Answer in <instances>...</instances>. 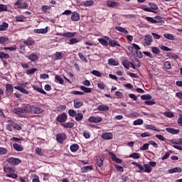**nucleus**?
Masks as SVG:
<instances>
[{
	"label": "nucleus",
	"mask_w": 182,
	"mask_h": 182,
	"mask_svg": "<svg viewBox=\"0 0 182 182\" xmlns=\"http://www.w3.org/2000/svg\"><path fill=\"white\" fill-rule=\"evenodd\" d=\"M13 112L15 114H18V116H23L25 113H30L31 114H41V113H43V109L35 105H26L20 108L13 109Z\"/></svg>",
	"instance_id": "1"
},
{
	"label": "nucleus",
	"mask_w": 182,
	"mask_h": 182,
	"mask_svg": "<svg viewBox=\"0 0 182 182\" xmlns=\"http://www.w3.org/2000/svg\"><path fill=\"white\" fill-rule=\"evenodd\" d=\"M4 173H9L6 175V176L9 177L11 178H18V174L14 173L15 169L11 167H4Z\"/></svg>",
	"instance_id": "2"
},
{
	"label": "nucleus",
	"mask_w": 182,
	"mask_h": 182,
	"mask_svg": "<svg viewBox=\"0 0 182 182\" xmlns=\"http://www.w3.org/2000/svg\"><path fill=\"white\" fill-rule=\"evenodd\" d=\"M19 85L20 86H15L14 89H16V90H18L19 92H21V93H23L24 95H29V91L23 88L28 86V82L20 83Z\"/></svg>",
	"instance_id": "3"
},
{
	"label": "nucleus",
	"mask_w": 182,
	"mask_h": 182,
	"mask_svg": "<svg viewBox=\"0 0 182 182\" xmlns=\"http://www.w3.org/2000/svg\"><path fill=\"white\" fill-rule=\"evenodd\" d=\"M7 163L9 164H11L12 166H18V164H21L22 161L21 159L18 158H14V157H10L6 159Z\"/></svg>",
	"instance_id": "4"
},
{
	"label": "nucleus",
	"mask_w": 182,
	"mask_h": 182,
	"mask_svg": "<svg viewBox=\"0 0 182 182\" xmlns=\"http://www.w3.org/2000/svg\"><path fill=\"white\" fill-rule=\"evenodd\" d=\"M14 6H17L18 9H28V4L26 2H23L22 0H18L16 3H14Z\"/></svg>",
	"instance_id": "5"
},
{
	"label": "nucleus",
	"mask_w": 182,
	"mask_h": 182,
	"mask_svg": "<svg viewBox=\"0 0 182 182\" xmlns=\"http://www.w3.org/2000/svg\"><path fill=\"white\" fill-rule=\"evenodd\" d=\"M13 93H14V86L12 85V84L6 85L5 94L7 96V97H11Z\"/></svg>",
	"instance_id": "6"
},
{
	"label": "nucleus",
	"mask_w": 182,
	"mask_h": 182,
	"mask_svg": "<svg viewBox=\"0 0 182 182\" xmlns=\"http://www.w3.org/2000/svg\"><path fill=\"white\" fill-rule=\"evenodd\" d=\"M57 122L59 123L63 124L68 120V114L66 113L63 112L61 114H59L56 118Z\"/></svg>",
	"instance_id": "7"
},
{
	"label": "nucleus",
	"mask_w": 182,
	"mask_h": 182,
	"mask_svg": "<svg viewBox=\"0 0 182 182\" xmlns=\"http://www.w3.org/2000/svg\"><path fill=\"white\" fill-rule=\"evenodd\" d=\"M26 58H27V59H28L31 62H34V63L38 62V60H39V56L38 55V54L35 53L26 55Z\"/></svg>",
	"instance_id": "8"
},
{
	"label": "nucleus",
	"mask_w": 182,
	"mask_h": 182,
	"mask_svg": "<svg viewBox=\"0 0 182 182\" xmlns=\"http://www.w3.org/2000/svg\"><path fill=\"white\" fill-rule=\"evenodd\" d=\"M56 140L58 143L62 144L65 140H66V134L65 133H60L56 135Z\"/></svg>",
	"instance_id": "9"
},
{
	"label": "nucleus",
	"mask_w": 182,
	"mask_h": 182,
	"mask_svg": "<svg viewBox=\"0 0 182 182\" xmlns=\"http://www.w3.org/2000/svg\"><path fill=\"white\" fill-rule=\"evenodd\" d=\"M172 144H173V147H174V149L182 151V139H179L178 141H173Z\"/></svg>",
	"instance_id": "10"
},
{
	"label": "nucleus",
	"mask_w": 182,
	"mask_h": 182,
	"mask_svg": "<svg viewBox=\"0 0 182 182\" xmlns=\"http://www.w3.org/2000/svg\"><path fill=\"white\" fill-rule=\"evenodd\" d=\"M145 12H152L153 14H157V9L159 6L154 5V7H146L143 9Z\"/></svg>",
	"instance_id": "11"
},
{
	"label": "nucleus",
	"mask_w": 182,
	"mask_h": 182,
	"mask_svg": "<svg viewBox=\"0 0 182 182\" xmlns=\"http://www.w3.org/2000/svg\"><path fill=\"white\" fill-rule=\"evenodd\" d=\"M102 120L103 119L100 117H90L88 119V122L90 123H100Z\"/></svg>",
	"instance_id": "12"
},
{
	"label": "nucleus",
	"mask_w": 182,
	"mask_h": 182,
	"mask_svg": "<svg viewBox=\"0 0 182 182\" xmlns=\"http://www.w3.org/2000/svg\"><path fill=\"white\" fill-rule=\"evenodd\" d=\"M73 103H74L75 109H80V107H82L83 106V102H82L78 98L75 99L73 100Z\"/></svg>",
	"instance_id": "13"
},
{
	"label": "nucleus",
	"mask_w": 182,
	"mask_h": 182,
	"mask_svg": "<svg viewBox=\"0 0 182 182\" xmlns=\"http://www.w3.org/2000/svg\"><path fill=\"white\" fill-rule=\"evenodd\" d=\"M71 21L73 22H77V21H80V14L76 11L73 12L71 15Z\"/></svg>",
	"instance_id": "14"
},
{
	"label": "nucleus",
	"mask_w": 182,
	"mask_h": 182,
	"mask_svg": "<svg viewBox=\"0 0 182 182\" xmlns=\"http://www.w3.org/2000/svg\"><path fill=\"white\" fill-rule=\"evenodd\" d=\"M23 43L24 45H26V46H28L29 48L30 46H33V45H35V40L31 37H29L28 39L23 41Z\"/></svg>",
	"instance_id": "15"
},
{
	"label": "nucleus",
	"mask_w": 182,
	"mask_h": 182,
	"mask_svg": "<svg viewBox=\"0 0 182 182\" xmlns=\"http://www.w3.org/2000/svg\"><path fill=\"white\" fill-rule=\"evenodd\" d=\"M153 42V37L151 35H146L144 38V43L146 46H150Z\"/></svg>",
	"instance_id": "16"
},
{
	"label": "nucleus",
	"mask_w": 182,
	"mask_h": 182,
	"mask_svg": "<svg viewBox=\"0 0 182 182\" xmlns=\"http://www.w3.org/2000/svg\"><path fill=\"white\" fill-rule=\"evenodd\" d=\"M101 137L104 139V140H112V139H113V134L110 132H106L102 134Z\"/></svg>",
	"instance_id": "17"
},
{
	"label": "nucleus",
	"mask_w": 182,
	"mask_h": 182,
	"mask_svg": "<svg viewBox=\"0 0 182 182\" xmlns=\"http://www.w3.org/2000/svg\"><path fill=\"white\" fill-rule=\"evenodd\" d=\"M105 153L107 157H109V159H112V161H114V154L112 149H106Z\"/></svg>",
	"instance_id": "18"
},
{
	"label": "nucleus",
	"mask_w": 182,
	"mask_h": 182,
	"mask_svg": "<svg viewBox=\"0 0 182 182\" xmlns=\"http://www.w3.org/2000/svg\"><path fill=\"white\" fill-rule=\"evenodd\" d=\"M166 132L170 133L171 134H178L180 133L179 129H175L174 128H166Z\"/></svg>",
	"instance_id": "19"
},
{
	"label": "nucleus",
	"mask_w": 182,
	"mask_h": 182,
	"mask_svg": "<svg viewBox=\"0 0 182 182\" xmlns=\"http://www.w3.org/2000/svg\"><path fill=\"white\" fill-rule=\"evenodd\" d=\"M93 170V165L87 166L81 168L82 173H89V171H92Z\"/></svg>",
	"instance_id": "20"
},
{
	"label": "nucleus",
	"mask_w": 182,
	"mask_h": 182,
	"mask_svg": "<svg viewBox=\"0 0 182 182\" xmlns=\"http://www.w3.org/2000/svg\"><path fill=\"white\" fill-rule=\"evenodd\" d=\"M181 171L182 168L181 167H175L169 169L168 173H169V174H173V173H181Z\"/></svg>",
	"instance_id": "21"
},
{
	"label": "nucleus",
	"mask_w": 182,
	"mask_h": 182,
	"mask_svg": "<svg viewBox=\"0 0 182 182\" xmlns=\"http://www.w3.org/2000/svg\"><path fill=\"white\" fill-rule=\"evenodd\" d=\"M13 149L16 150V151H23V146L22 145L14 143L13 144Z\"/></svg>",
	"instance_id": "22"
},
{
	"label": "nucleus",
	"mask_w": 182,
	"mask_h": 182,
	"mask_svg": "<svg viewBox=\"0 0 182 182\" xmlns=\"http://www.w3.org/2000/svg\"><path fill=\"white\" fill-rule=\"evenodd\" d=\"M33 32L34 33H48V27H46L45 28L34 29Z\"/></svg>",
	"instance_id": "23"
},
{
	"label": "nucleus",
	"mask_w": 182,
	"mask_h": 182,
	"mask_svg": "<svg viewBox=\"0 0 182 182\" xmlns=\"http://www.w3.org/2000/svg\"><path fill=\"white\" fill-rule=\"evenodd\" d=\"M61 126H63V127H65V129H72V127H73L75 126V123L73 122H65L63 124H61Z\"/></svg>",
	"instance_id": "24"
},
{
	"label": "nucleus",
	"mask_w": 182,
	"mask_h": 182,
	"mask_svg": "<svg viewBox=\"0 0 182 182\" xmlns=\"http://www.w3.org/2000/svg\"><path fill=\"white\" fill-rule=\"evenodd\" d=\"M144 173H151V171H153V168H151V166H150L149 164H144Z\"/></svg>",
	"instance_id": "25"
},
{
	"label": "nucleus",
	"mask_w": 182,
	"mask_h": 182,
	"mask_svg": "<svg viewBox=\"0 0 182 182\" xmlns=\"http://www.w3.org/2000/svg\"><path fill=\"white\" fill-rule=\"evenodd\" d=\"M115 29L119 32H121V33H124V35H127V33H129V31L127 30L121 26H116Z\"/></svg>",
	"instance_id": "26"
},
{
	"label": "nucleus",
	"mask_w": 182,
	"mask_h": 182,
	"mask_svg": "<svg viewBox=\"0 0 182 182\" xmlns=\"http://www.w3.org/2000/svg\"><path fill=\"white\" fill-rule=\"evenodd\" d=\"M145 127L147 130H154V132H160V130L157 129V127H156V126L154 125L146 124Z\"/></svg>",
	"instance_id": "27"
},
{
	"label": "nucleus",
	"mask_w": 182,
	"mask_h": 182,
	"mask_svg": "<svg viewBox=\"0 0 182 182\" xmlns=\"http://www.w3.org/2000/svg\"><path fill=\"white\" fill-rule=\"evenodd\" d=\"M70 151H72L73 153H76V151L79 150V145L77 144H72L70 146Z\"/></svg>",
	"instance_id": "28"
},
{
	"label": "nucleus",
	"mask_w": 182,
	"mask_h": 182,
	"mask_svg": "<svg viewBox=\"0 0 182 182\" xmlns=\"http://www.w3.org/2000/svg\"><path fill=\"white\" fill-rule=\"evenodd\" d=\"M33 89L34 90H36V92H38V93H42V95H46V92H45L43 89L38 87V85H33Z\"/></svg>",
	"instance_id": "29"
},
{
	"label": "nucleus",
	"mask_w": 182,
	"mask_h": 182,
	"mask_svg": "<svg viewBox=\"0 0 182 182\" xmlns=\"http://www.w3.org/2000/svg\"><path fill=\"white\" fill-rule=\"evenodd\" d=\"M97 110H99V112H107V110H109V107H107V105H102L97 107Z\"/></svg>",
	"instance_id": "30"
},
{
	"label": "nucleus",
	"mask_w": 182,
	"mask_h": 182,
	"mask_svg": "<svg viewBox=\"0 0 182 182\" xmlns=\"http://www.w3.org/2000/svg\"><path fill=\"white\" fill-rule=\"evenodd\" d=\"M9 26V24L6 22H3L2 24L0 25V31H6Z\"/></svg>",
	"instance_id": "31"
},
{
	"label": "nucleus",
	"mask_w": 182,
	"mask_h": 182,
	"mask_svg": "<svg viewBox=\"0 0 182 182\" xmlns=\"http://www.w3.org/2000/svg\"><path fill=\"white\" fill-rule=\"evenodd\" d=\"M164 38H166V39H168V41H176V38L174 37V36H173V34L164 33Z\"/></svg>",
	"instance_id": "32"
},
{
	"label": "nucleus",
	"mask_w": 182,
	"mask_h": 182,
	"mask_svg": "<svg viewBox=\"0 0 182 182\" xmlns=\"http://www.w3.org/2000/svg\"><path fill=\"white\" fill-rule=\"evenodd\" d=\"M55 80L56 83H59L60 85H63L64 80L60 75H55Z\"/></svg>",
	"instance_id": "33"
},
{
	"label": "nucleus",
	"mask_w": 182,
	"mask_h": 182,
	"mask_svg": "<svg viewBox=\"0 0 182 182\" xmlns=\"http://www.w3.org/2000/svg\"><path fill=\"white\" fill-rule=\"evenodd\" d=\"M80 90H82L85 93H92V88L86 87L83 85L80 87Z\"/></svg>",
	"instance_id": "34"
},
{
	"label": "nucleus",
	"mask_w": 182,
	"mask_h": 182,
	"mask_svg": "<svg viewBox=\"0 0 182 182\" xmlns=\"http://www.w3.org/2000/svg\"><path fill=\"white\" fill-rule=\"evenodd\" d=\"M103 161H105V158L99 157L97 159V166L98 167H102L103 166Z\"/></svg>",
	"instance_id": "35"
},
{
	"label": "nucleus",
	"mask_w": 182,
	"mask_h": 182,
	"mask_svg": "<svg viewBox=\"0 0 182 182\" xmlns=\"http://www.w3.org/2000/svg\"><path fill=\"white\" fill-rule=\"evenodd\" d=\"M9 54L4 52H0V59H1V60L4 59H9Z\"/></svg>",
	"instance_id": "36"
},
{
	"label": "nucleus",
	"mask_w": 182,
	"mask_h": 182,
	"mask_svg": "<svg viewBox=\"0 0 182 182\" xmlns=\"http://www.w3.org/2000/svg\"><path fill=\"white\" fill-rule=\"evenodd\" d=\"M122 65H123L124 68H125L126 69H129L130 65H132V62L126 60L122 62Z\"/></svg>",
	"instance_id": "37"
},
{
	"label": "nucleus",
	"mask_w": 182,
	"mask_h": 182,
	"mask_svg": "<svg viewBox=\"0 0 182 182\" xmlns=\"http://www.w3.org/2000/svg\"><path fill=\"white\" fill-rule=\"evenodd\" d=\"M78 56L80 58V59L84 62L85 63H87V58H86V57H85V55H83V53L79 52L78 53Z\"/></svg>",
	"instance_id": "38"
},
{
	"label": "nucleus",
	"mask_w": 182,
	"mask_h": 182,
	"mask_svg": "<svg viewBox=\"0 0 182 182\" xmlns=\"http://www.w3.org/2000/svg\"><path fill=\"white\" fill-rule=\"evenodd\" d=\"M36 70H38L37 68H33L29 70H27L26 73V75H33L35 73V72H36Z\"/></svg>",
	"instance_id": "39"
},
{
	"label": "nucleus",
	"mask_w": 182,
	"mask_h": 182,
	"mask_svg": "<svg viewBox=\"0 0 182 182\" xmlns=\"http://www.w3.org/2000/svg\"><path fill=\"white\" fill-rule=\"evenodd\" d=\"M75 35H76V33L67 32L63 33V36H65V38H73Z\"/></svg>",
	"instance_id": "40"
},
{
	"label": "nucleus",
	"mask_w": 182,
	"mask_h": 182,
	"mask_svg": "<svg viewBox=\"0 0 182 182\" xmlns=\"http://www.w3.org/2000/svg\"><path fill=\"white\" fill-rule=\"evenodd\" d=\"M140 157H141L140 154L136 153V152L129 155V158H131V159H140Z\"/></svg>",
	"instance_id": "41"
},
{
	"label": "nucleus",
	"mask_w": 182,
	"mask_h": 182,
	"mask_svg": "<svg viewBox=\"0 0 182 182\" xmlns=\"http://www.w3.org/2000/svg\"><path fill=\"white\" fill-rule=\"evenodd\" d=\"M144 121L141 119H138L135 121H134L133 124L134 126H141V124H143Z\"/></svg>",
	"instance_id": "42"
},
{
	"label": "nucleus",
	"mask_w": 182,
	"mask_h": 182,
	"mask_svg": "<svg viewBox=\"0 0 182 182\" xmlns=\"http://www.w3.org/2000/svg\"><path fill=\"white\" fill-rule=\"evenodd\" d=\"M75 120L77 122H80L83 119V114L82 113H77L75 114Z\"/></svg>",
	"instance_id": "43"
},
{
	"label": "nucleus",
	"mask_w": 182,
	"mask_h": 182,
	"mask_svg": "<svg viewBox=\"0 0 182 182\" xmlns=\"http://www.w3.org/2000/svg\"><path fill=\"white\" fill-rule=\"evenodd\" d=\"M114 167L117 171H119V173H123L124 171V168H123V166L120 165L115 164Z\"/></svg>",
	"instance_id": "44"
},
{
	"label": "nucleus",
	"mask_w": 182,
	"mask_h": 182,
	"mask_svg": "<svg viewBox=\"0 0 182 182\" xmlns=\"http://www.w3.org/2000/svg\"><path fill=\"white\" fill-rule=\"evenodd\" d=\"M151 97H152L151 95H150L149 94L143 95L141 96V99L142 100H151Z\"/></svg>",
	"instance_id": "45"
},
{
	"label": "nucleus",
	"mask_w": 182,
	"mask_h": 182,
	"mask_svg": "<svg viewBox=\"0 0 182 182\" xmlns=\"http://www.w3.org/2000/svg\"><path fill=\"white\" fill-rule=\"evenodd\" d=\"M107 6H108V8H114V1L113 0L107 1Z\"/></svg>",
	"instance_id": "46"
},
{
	"label": "nucleus",
	"mask_w": 182,
	"mask_h": 182,
	"mask_svg": "<svg viewBox=\"0 0 182 182\" xmlns=\"http://www.w3.org/2000/svg\"><path fill=\"white\" fill-rule=\"evenodd\" d=\"M151 52L154 55H159L160 53V48H159L157 47H152L151 48Z\"/></svg>",
	"instance_id": "47"
},
{
	"label": "nucleus",
	"mask_w": 182,
	"mask_h": 182,
	"mask_svg": "<svg viewBox=\"0 0 182 182\" xmlns=\"http://www.w3.org/2000/svg\"><path fill=\"white\" fill-rule=\"evenodd\" d=\"M16 22H25V16H16Z\"/></svg>",
	"instance_id": "48"
},
{
	"label": "nucleus",
	"mask_w": 182,
	"mask_h": 182,
	"mask_svg": "<svg viewBox=\"0 0 182 182\" xmlns=\"http://www.w3.org/2000/svg\"><path fill=\"white\" fill-rule=\"evenodd\" d=\"M98 41L103 46H107L109 45V43L105 38H100Z\"/></svg>",
	"instance_id": "49"
},
{
	"label": "nucleus",
	"mask_w": 182,
	"mask_h": 182,
	"mask_svg": "<svg viewBox=\"0 0 182 182\" xmlns=\"http://www.w3.org/2000/svg\"><path fill=\"white\" fill-rule=\"evenodd\" d=\"M95 4V1L90 0V1H86L84 3V6H92V5Z\"/></svg>",
	"instance_id": "50"
},
{
	"label": "nucleus",
	"mask_w": 182,
	"mask_h": 182,
	"mask_svg": "<svg viewBox=\"0 0 182 182\" xmlns=\"http://www.w3.org/2000/svg\"><path fill=\"white\" fill-rule=\"evenodd\" d=\"M145 19L148 21L150 22V23H157V21H156V19L153 18V17H149L146 16Z\"/></svg>",
	"instance_id": "51"
},
{
	"label": "nucleus",
	"mask_w": 182,
	"mask_h": 182,
	"mask_svg": "<svg viewBox=\"0 0 182 182\" xmlns=\"http://www.w3.org/2000/svg\"><path fill=\"white\" fill-rule=\"evenodd\" d=\"M8 153V149L4 147H0V156H4Z\"/></svg>",
	"instance_id": "52"
},
{
	"label": "nucleus",
	"mask_w": 182,
	"mask_h": 182,
	"mask_svg": "<svg viewBox=\"0 0 182 182\" xmlns=\"http://www.w3.org/2000/svg\"><path fill=\"white\" fill-rule=\"evenodd\" d=\"M8 41H9V38H8V37H4V36L0 37V43L1 45H4V43H5V42H8Z\"/></svg>",
	"instance_id": "53"
},
{
	"label": "nucleus",
	"mask_w": 182,
	"mask_h": 182,
	"mask_svg": "<svg viewBox=\"0 0 182 182\" xmlns=\"http://www.w3.org/2000/svg\"><path fill=\"white\" fill-rule=\"evenodd\" d=\"M94 76H97V77H102V74L98 70H94L91 72Z\"/></svg>",
	"instance_id": "54"
},
{
	"label": "nucleus",
	"mask_w": 182,
	"mask_h": 182,
	"mask_svg": "<svg viewBox=\"0 0 182 182\" xmlns=\"http://www.w3.org/2000/svg\"><path fill=\"white\" fill-rule=\"evenodd\" d=\"M164 66L166 69H171V63L169 61H165L164 63Z\"/></svg>",
	"instance_id": "55"
},
{
	"label": "nucleus",
	"mask_w": 182,
	"mask_h": 182,
	"mask_svg": "<svg viewBox=\"0 0 182 182\" xmlns=\"http://www.w3.org/2000/svg\"><path fill=\"white\" fill-rule=\"evenodd\" d=\"M55 59L56 60H59L63 58V55H62V53L56 52L55 53Z\"/></svg>",
	"instance_id": "56"
},
{
	"label": "nucleus",
	"mask_w": 182,
	"mask_h": 182,
	"mask_svg": "<svg viewBox=\"0 0 182 182\" xmlns=\"http://www.w3.org/2000/svg\"><path fill=\"white\" fill-rule=\"evenodd\" d=\"M17 47L16 45L11 46V47H4V50H16Z\"/></svg>",
	"instance_id": "57"
},
{
	"label": "nucleus",
	"mask_w": 182,
	"mask_h": 182,
	"mask_svg": "<svg viewBox=\"0 0 182 182\" xmlns=\"http://www.w3.org/2000/svg\"><path fill=\"white\" fill-rule=\"evenodd\" d=\"M153 134L150 132H144L141 134V137L144 138V137H151Z\"/></svg>",
	"instance_id": "58"
},
{
	"label": "nucleus",
	"mask_w": 182,
	"mask_h": 182,
	"mask_svg": "<svg viewBox=\"0 0 182 182\" xmlns=\"http://www.w3.org/2000/svg\"><path fill=\"white\" fill-rule=\"evenodd\" d=\"M172 151H168L165 154V155L161 158V160H167L170 157V154H171Z\"/></svg>",
	"instance_id": "59"
},
{
	"label": "nucleus",
	"mask_w": 182,
	"mask_h": 182,
	"mask_svg": "<svg viewBox=\"0 0 182 182\" xmlns=\"http://www.w3.org/2000/svg\"><path fill=\"white\" fill-rule=\"evenodd\" d=\"M144 104L147 106H153V105H156V101L154 100H146L144 102Z\"/></svg>",
	"instance_id": "60"
},
{
	"label": "nucleus",
	"mask_w": 182,
	"mask_h": 182,
	"mask_svg": "<svg viewBox=\"0 0 182 182\" xmlns=\"http://www.w3.org/2000/svg\"><path fill=\"white\" fill-rule=\"evenodd\" d=\"M68 114L71 117H75L76 116V111H75L74 109H69Z\"/></svg>",
	"instance_id": "61"
},
{
	"label": "nucleus",
	"mask_w": 182,
	"mask_h": 182,
	"mask_svg": "<svg viewBox=\"0 0 182 182\" xmlns=\"http://www.w3.org/2000/svg\"><path fill=\"white\" fill-rule=\"evenodd\" d=\"M149 142L147 144H144L142 146H141L139 149L140 150H142V151H146V150H149Z\"/></svg>",
	"instance_id": "62"
},
{
	"label": "nucleus",
	"mask_w": 182,
	"mask_h": 182,
	"mask_svg": "<svg viewBox=\"0 0 182 182\" xmlns=\"http://www.w3.org/2000/svg\"><path fill=\"white\" fill-rule=\"evenodd\" d=\"M164 116H166V117H174V113L171 112H164Z\"/></svg>",
	"instance_id": "63"
},
{
	"label": "nucleus",
	"mask_w": 182,
	"mask_h": 182,
	"mask_svg": "<svg viewBox=\"0 0 182 182\" xmlns=\"http://www.w3.org/2000/svg\"><path fill=\"white\" fill-rule=\"evenodd\" d=\"M79 41L77 38H72L70 40V42H68V45H75V43H77Z\"/></svg>",
	"instance_id": "64"
}]
</instances>
